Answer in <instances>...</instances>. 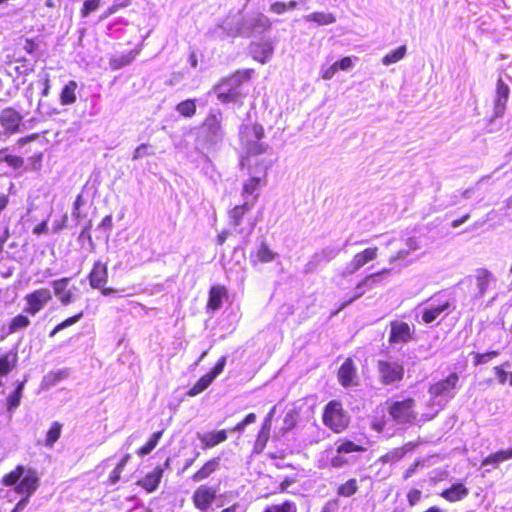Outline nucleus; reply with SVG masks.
<instances>
[{"label":"nucleus","mask_w":512,"mask_h":512,"mask_svg":"<svg viewBox=\"0 0 512 512\" xmlns=\"http://www.w3.org/2000/svg\"><path fill=\"white\" fill-rule=\"evenodd\" d=\"M39 486V478L35 470L26 469V472L20 479L15 490L18 494L24 495V497H30L34 494Z\"/></svg>","instance_id":"a211bd4d"},{"label":"nucleus","mask_w":512,"mask_h":512,"mask_svg":"<svg viewBox=\"0 0 512 512\" xmlns=\"http://www.w3.org/2000/svg\"><path fill=\"white\" fill-rule=\"evenodd\" d=\"M322 419L324 425L335 433L342 432L349 424V416L343 410L342 404L336 400L326 404Z\"/></svg>","instance_id":"39448f33"},{"label":"nucleus","mask_w":512,"mask_h":512,"mask_svg":"<svg viewBox=\"0 0 512 512\" xmlns=\"http://www.w3.org/2000/svg\"><path fill=\"white\" fill-rule=\"evenodd\" d=\"M276 256L277 253L273 252L266 243L262 242L255 255L251 254V260L254 263L257 261L261 263H269L273 261Z\"/></svg>","instance_id":"2f4dec72"},{"label":"nucleus","mask_w":512,"mask_h":512,"mask_svg":"<svg viewBox=\"0 0 512 512\" xmlns=\"http://www.w3.org/2000/svg\"><path fill=\"white\" fill-rule=\"evenodd\" d=\"M78 85L75 81H69L60 93V103L64 106L71 105L76 101V89Z\"/></svg>","instance_id":"7c9ffc66"},{"label":"nucleus","mask_w":512,"mask_h":512,"mask_svg":"<svg viewBox=\"0 0 512 512\" xmlns=\"http://www.w3.org/2000/svg\"><path fill=\"white\" fill-rule=\"evenodd\" d=\"M62 431V424L59 422H53L49 430L47 431L45 438V446L52 448L55 442L60 438Z\"/></svg>","instance_id":"ea45409f"},{"label":"nucleus","mask_w":512,"mask_h":512,"mask_svg":"<svg viewBox=\"0 0 512 512\" xmlns=\"http://www.w3.org/2000/svg\"><path fill=\"white\" fill-rule=\"evenodd\" d=\"M26 379L18 382L16 388L10 393L6 400V408L9 413H13L20 405L23 396Z\"/></svg>","instance_id":"bb28decb"},{"label":"nucleus","mask_w":512,"mask_h":512,"mask_svg":"<svg viewBox=\"0 0 512 512\" xmlns=\"http://www.w3.org/2000/svg\"><path fill=\"white\" fill-rule=\"evenodd\" d=\"M412 337V332L408 323L403 321H394L391 323L389 342L390 344H404Z\"/></svg>","instance_id":"aec40b11"},{"label":"nucleus","mask_w":512,"mask_h":512,"mask_svg":"<svg viewBox=\"0 0 512 512\" xmlns=\"http://www.w3.org/2000/svg\"><path fill=\"white\" fill-rule=\"evenodd\" d=\"M154 152L150 149V146L148 144H141L139 145L133 152L132 159L138 160L145 156L153 155Z\"/></svg>","instance_id":"6e6d98bb"},{"label":"nucleus","mask_w":512,"mask_h":512,"mask_svg":"<svg viewBox=\"0 0 512 512\" xmlns=\"http://www.w3.org/2000/svg\"><path fill=\"white\" fill-rule=\"evenodd\" d=\"M212 35L218 38H224L225 36H236L242 34L239 28L233 29L228 22H224L222 25L217 26L212 32Z\"/></svg>","instance_id":"79ce46f5"},{"label":"nucleus","mask_w":512,"mask_h":512,"mask_svg":"<svg viewBox=\"0 0 512 512\" xmlns=\"http://www.w3.org/2000/svg\"><path fill=\"white\" fill-rule=\"evenodd\" d=\"M176 111L184 117H192L196 112L195 100L188 99L176 106Z\"/></svg>","instance_id":"c03bdc74"},{"label":"nucleus","mask_w":512,"mask_h":512,"mask_svg":"<svg viewBox=\"0 0 512 512\" xmlns=\"http://www.w3.org/2000/svg\"><path fill=\"white\" fill-rule=\"evenodd\" d=\"M84 205V200L82 195H78L76 197V200L73 203V211H72V217L79 221L82 218V214L80 212L81 206Z\"/></svg>","instance_id":"4d7b16f0"},{"label":"nucleus","mask_w":512,"mask_h":512,"mask_svg":"<svg viewBox=\"0 0 512 512\" xmlns=\"http://www.w3.org/2000/svg\"><path fill=\"white\" fill-rule=\"evenodd\" d=\"M163 476V468L160 466L155 467L149 472L143 479L138 481V485L144 488L147 492L151 493L155 491Z\"/></svg>","instance_id":"b1692460"},{"label":"nucleus","mask_w":512,"mask_h":512,"mask_svg":"<svg viewBox=\"0 0 512 512\" xmlns=\"http://www.w3.org/2000/svg\"><path fill=\"white\" fill-rule=\"evenodd\" d=\"M338 70H349L352 67V60L350 57H344L339 61L335 62Z\"/></svg>","instance_id":"0e129e2a"},{"label":"nucleus","mask_w":512,"mask_h":512,"mask_svg":"<svg viewBox=\"0 0 512 512\" xmlns=\"http://www.w3.org/2000/svg\"><path fill=\"white\" fill-rule=\"evenodd\" d=\"M244 75L236 73L233 76L223 80L219 85L215 87L218 99L222 103H236L238 102L243 93L241 91V84L244 79Z\"/></svg>","instance_id":"423d86ee"},{"label":"nucleus","mask_w":512,"mask_h":512,"mask_svg":"<svg viewBox=\"0 0 512 512\" xmlns=\"http://www.w3.org/2000/svg\"><path fill=\"white\" fill-rule=\"evenodd\" d=\"M309 21L318 23L319 25H329L336 21L335 17L330 13L315 12L307 16Z\"/></svg>","instance_id":"49530a36"},{"label":"nucleus","mask_w":512,"mask_h":512,"mask_svg":"<svg viewBox=\"0 0 512 512\" xmlns=\"http://www.w3.org/2000/svg\"><path fill=\"white\" fill-rule=\"evenodd\" d=\"M274 43L270 39L252 42L250 44V54L253 59L262 64L267 63L273 56Z\"/></svg>","instance_id":"f3484780"},{"label":"nucleus","mask_w":512,"mask_h":512,"mask_svg":"<svg viewBox=\"0 0 512 512\" xmlns=\"http://www.w3.org/2000/svg\"><path fill=\"white\" fill-rule=\"evenodd\" d=\"M88 278L89 284L93 289H100L105 286L108 281V269L106 264H103L101 261H96Z\"/></svg>","instance_id":"4be33fe9"},{"label":"nucleus","mask_w":512,"mask_h":512,"mask_svg":"<svg viewBox=\"0 0 512 512\" xmlns=\"http://www.w3.org/2000/svg\"><path fill=\"white\" fill-rule=\"evenodd\" d=\"M216 489L206 485H200L193 494V503L196 508L206 511L216 498Z\"/></svg>","instance_id":"6ab92c4d"},{"label":"nucleus","mask_w":512,"mask_h":512,"mask_svg":"<svg viewBox=\"0 0 512 512\" xmlns=\"http://www.w3.org/2000/svg\"><path fill=\"white\" fill-rule=\"evenodd\" d=\"M363 451H365L364 447L357 445L356 443L350 440H342L336 443V452L338 454H349Z\"/></svg>","instance_id":"58836bf2"},{"label":"nucleus","mask_w":512,"mask_h":512,"mask_svg":"<svg viewBox=\"0 0 512 512\" xmlns=\"http://www.w3.org/2000/svg\"><path fill=\"white\" fill-rule=\"evenodd\" d=\"M510 459H512V448H509L507 450H499L484 458L482 461V466L497 465L501 462Z\"/></svg>","instance_id":"473e14b6"},{"label":"nucleus","mask_w":512,"mask_h":512,"mask_svg":"<svg viewBox=\"0 0 512 512\" xmlns=\"http://www.w3.org/2000/svg\"><path fill=\"white\" fill-rule=\"evenodd\" d=\"M347 459L343 456V454H338L331 458V465L334 468H339L347 464Z\"/></svg>","instance_id":"e2e57ef3"},{"label":"nucleus","mask_w":512,"mask_h":512,"mask_svg":"<svg viewBox=\"0 0 512 512\" xmlns=\"http://www.w3.org/2000/svg\"><path fill=\"white\" fill-rule=\"evenodd\" d=\"M391 269H383L379 272L372 273L367 275L363 280H361L355 287V294L352 298L346 301L343 304V307L352 303L355 299L361 297L366 291L372 290L376 287L382 286L385 283V280L390 275Z\"/></svg>","instance_id":"9d476101"},{"label":"nucleus","mask_w":512,"mask_h":512,"mask_svg":"<svg viewBox=\"0 0 512 512\" xmlns=\"http://www.w3.org/2000/svg\"><path fill=\"white\" fill-rule=\"evenodd\" d=\"M404 457V452L400 447L388 451L380 457L382 463H395Z\"/></svg>","instance_id":"09e8293b"},{"label":"nucleus","mask_w":512,"mask_h":512,"mask_svg":"<svg viewBox=\"0 0 512 512\" xmlns=\"http://www.w3.org/2000/svg\"><path fill=\"white\" fill-rule=\"evenodd\" d=\"M459 376L457 373H451L444 380L432 384L429 388V394L432 399V404L442 409L451 399H453L457 392V385Z\"/></svg>","instance_id":"7ed1b4c3"},{"label":"nucleus","mask_w":512,"mask_h":512,"mask_svg":"<svg viewBox=\"0 0 512 512\" xmlns=\"http://www.w3.org/2000/svg\"><path fill=\"white\" fill-rule=\"evenodd\" d=\"M0 126L3 134L10 136L21 131L23 116L12 107H6L0 112Z\"/></svg>","instance_id":"ddd939ff"},{"label":"nucleus","mask_w":512,"mask_h":512,"mask_svg":"<svg viewBox=\"0 0 512 512\" xmlns=\"http://www.w3.org/2000/svg\"><path fill=\"white\" fill-rule=\"evenodd\" d=\"M473 286L471 296L473 300H480L484 297L492 284L496 283V278L487 269H478L475 275L469 278Z\"/></svg>","instance_id":"9b49d317"},{"label":"nucleus","mask_w":512,"mask_h":512,"mask_svg":"<svg viewBox=\"0 0 512 512\" xmlns=\"http://www.w3.org/2000/svg\"><path fill=\"white\" fill-rule=\"evenodd\" d=\"M37 84L42 87L41 97H47L50 93V75L47 71L42 70L37 75Z\"/></svg>","instance_id":"de8ad7c7"},{"label":"nucleus","mask_w":512,"mask_h":512,"mask_svg":"<svg viewBox=\"0 0 512 512\" xmlns=\"http://www.w3.org/2000/svg\"><path fill=\"white\" fill-rule=\"evenodd\" d=\"M101 4V0H85L80 11L81 17H88L92 12L96 11Z\"/></svg>","instance_id":"603ef678"},{"label":"nucleus","mask_w":512,"mask_h":512,"mask_svg":"<svg viewBox=\"0 0 512 512\" xmlns=\"http://www.w3.org/2000/svg\"><path fill=\"white\" fill-rule=\"evenodd\" d=\"M162 437V432L158 431L151 435L148 442L138 449L137 454L141 457L148 455L158 444L160 438Z\"/></svg>","instance_id":"37998d69"},{"label":"nucleus","mask_w":512,"mask_h":512,"mask_svg":"<svg viewBox=\"0 0 512 512\" xmlns=\"http://www.w3.org/2000/svg\"><path fill=\"white\" fill-rule=\"evenodd\" d=\"M227 431H210L206 433H197V439L201 441L203 449H209L227 440Z\"/></svg>","instance_id":"5701e85b"},{"label":"nucleus","mask_w":512,"mask_h":512,"mask_svg":"<svg viewBox=\"0 0 512 512\" xmlns=\"http://www.w3.org/2000/svg\"><path fill=\"white\" fill-rule=\"evenodd\" d=\"M341 247L336 246H327L323 248L320 252L315 253L314 261L315 262H329L333 260L341 251Z\"/></svg>","instance_id":"4c0bfd02"},{"label":"nucleus","mask_w":512,"mask_h":512,"mask_svg":"<svg viewBox=\"0 0 512 512\" xmlns=\"http://www.w3.org/2000/svg\"><path fill=\"white\" fill-rule=\"evenodd\" d=\"M83 317V312H80L72 317L67 318L66 320L60 323L61 328L66 329L73 324L77 323Z\"/></svg>","instance_id":"680f3d73"},{"label":"nucleus","mask_w":512,"mask_h":512,"mask_svg":"<svg viewBox=\"0 0 512 512\" xmlns=\"http://www.w3.org/2000/svg\"><path fill=\"white\" fill-rule=\"evenodd\" d=\"M377 372L379 381L385 386L397 385L404 377V367L395 360H378Z\"/></svg>","instance_id":"0eeeda50"},{"label":"nucleus","mask_w":512,"mask_h":512,"mask_svg":"<svg viewBox=\"0 0 512 512\" xmlns=\"http://www.w3.org/2000/svg\"><path fill=\"white\" fill-rule=\"evenodd\" d=\"M222 114L219 110H212L206 117L200 129L201 136L211 145L217 144L223 139L224 133L221 127Z\"/></svg>","instance_id":"6e6552de"},{"label":"nucleus","mask_w":512,"mask_h":512,"mask_svg":"<svg viewBox=\"0 0 512 512\" xmlns=\"http://www.w3.org/2000/svg\"><path fill=\"white\" fill-rule=\"evenodd\" d=\"M17 363V353L8 352L0 357V376H6Z\"/></svg>","instance_id":"f704fd0d"},{"label":"nucleus","mask_w":512,"mask_h":512,"mask_svg":"<svg viewBox=\"0 0 512 512\" xmlns=\"http://www.w3.org/2000/svg\"><path fill=\"white\" fill-rule=\"evenodd\" d=\"M67 221H68L67 214L63 215L60 221H55L53 223V232L57 233V232L61 231L62 229L66 228Z\"/></svg>","instance_id":"69168bd1"},{"label":"nucleus","mask_w":512,"mask_h":512,"mask_svg":"<svg viewBox=\"0 0 512 512\" xmlns=\"http://www.w3.org/2000/svg\"><path fill=\"white\" fill-rule=\"evenodd\" d=\"M16 62L20 63L13 68L17 75H28L33 71V65L25 58L17 59Z\"/></svg>","instance_id":"864d4df0"},{"label":"nucleus","mask_w":512,"mask_h":512,"mask_svg":"<svg viewBox=\"0 0 512 512\" xmlns=\"http://www.w3.org/2000/svg\"><path fill=\"white\" fill-rule=\"evenodd\" d=\"M219 465V457L210 459L192 476V480L194 482L205 480L218 469Z\"/></svg>","instance_id":"c85d7f7f"},{"label":"nucleus","mask_w":512,"mask_h":512,"mask_svg":"<svg viewBox=\"0 0 512 512\" xmlns=\"http://www.w3.org/2000/svg\"><path fill=\"white\" fill-rule=\"evenodd\" d=\"M264 137V129L259 124H246L240 129V139L250 155H259L266 151L267 145L260 140Z\"/></svg>","instance_id":"20e7f679"},{"label":"nucleus","mask_w":512,"mask_h":512,"mask_svg":"<svg viewBox=\"0 0 512 512\" xmlns=\"http://www.w3.org/2000/svg\"><path fill=\"white\" fill-rule=\"evenodd\" d=\"M25 472L26 468L23 465H18L13 471L2 478V484L7 487L17 486Z\"/></svg>","instance_id":"c9c22d12"},{"label":"nucleus","mask_w":512,"mask_h":512,"mask_svg":"<svg viewBox=\"0 0 512 512\" xmlns=\"http://www.w3.org/2000/svg\"><path fill=\"white\" fill-rule=\"evenodd\" d=\"M24 300L26 302L24 312L35 316L52 300V292L47 288L36 289L27 294Z\"/></svg>","instance_id":"f8f14e48"},{"label":"nucleus","mask_w":512,"mask_h":512,"mask_svg":"<svg viewBox=\"0 0 512 512\" xmlns=\"http://www.w3.org/2000/svg\"><path fill=\"white\" fill-rule=\"evenodd\" d=\"M388 412L397 424L412 423L417 417L415 401L412 398L392 402Z\"/></svg>","instance_id":"1a4fd4ad"},{"label":"nucleus","mask_w":512,"mask_h":512,"mask_svg":"<svg viewBox=\"0 0 512 512\" xmlns=\"http://www.w3.org/2000/svg\"><path fill=\"white\" fill-rule=\"evenodd\" d=\"M408 254H409L408 250H400L397 252L396 255H393L389 258V263L397 264L399 261L404 260Z\"/></svg>","instance_id":"338daca9"},{"label":"nucleus","mask_w":512,"mask_h":512,"mask_svg":"<svg viewBox=\"0 0 512 512\" xmlns=\"http://www.w3.org/2000/svg\"><path fill=\"white\" fill-rule=\"evenodd\" d=\"M296 504L292 501H285L280 505H272L265 509L264 512H296Z\"/></svg>","instance_id":"8fccbe9b"},{"label":"nucleus","mask_w":512,"mask_h":512,"mask_svg":"<svg viewBox=\"0 0 512 512\" xmlns=\"http://www.w3.org/2000/svg\"><path fill=\"white\" fill-rule=\"evenodd\" d=\"M509 367V363H505L503 366H496L494 368L495 374L498 378L499 383L504 384L507 380L508 373L503 369V367Z\"/></svg>","instance_id":"052dcab7"},{"label":"nucleus","mask_w":512,"mask_h":512,"mask_svg":"<svg viewBox=\"0 0 512 512\" xmlns=\"http://www.w3.org/2000/svg\"><path fill=\"white\" fill-rule=\"evenodd\" d=\"M270 428H271V422L269 419H266L262 425L261 430L259 431V433L257 435V439H256L255 445H254L255 452L260 453L265 448V446L268 442V439H269Z\"/></svg>","instance_id":"72a5a7b5"},{"label":"nucleus","mask_w":512,"mask_h":512,"mask_svg":"<svg viewBox=\"0 0 512 512\" xmlns=\"http://www.w3.org/2000/svg\"><path fill=\"white\" fill-rule=\"evenodd\" d=\"M30 325V320L27 316L19 314L15 316L9 323V333H15Z\"/></svg>","instance_id":"a18cd8bd"},{"label":"nucleus","mask_w":512,"mask_h":512,"mask_svg":"<svg viewBox=\"0 0 512 512\" xmlns=\"http://www.w3.org/2000/svg\"><path fill=\"white\" fill-rule=\"evenodd\" d=\"M378 255L377 247H369L364 249L363 251L355 254L353 258L348 262L343 269L341 275L343 277H347L349 275H353L362 267H364L367 263L375 260Z\"/></svg>","instance_id":"4468645a"},{"label":"nucleus","mask_w":512,"mask_h":512,"mask_svg":"<svg viewBox=\"0 0 512 512\" xmlns=\"http://www.w3.org/2000/svg\"><path fill=\"white\" fill-rule=\"evenodd\" d=\"M121 473L122 471L115 467L108 477V484L115 485L120 480Z\"/></svg>","instance_id":"774afa93"},{"label":"nucleus","mask_w":512,"mask_h":512,"mask_svg":"<svg viewBox=\"0 0 512 512\" xmlns=\"http://www.w3.org/2000/svg\"><path fill=\"white\" fill-rule=\"evenodd\" d=\"M69 283L70 278L68 277H64L51 282L55 296L64 306H67L77 300V296L74 294V291H78V288L76 286L68 288Z\"/></svg>","instance_id":"dca6fc26"},{"label":"nucleus","mask_w":512,"mask_h":512,"mask_svg":"<svg viewBox=\"0 0 512 512\" xmlns=\"http://www.w3.org/2000/svg\"><path fill=\"white\" fill-rule=\"evenodd\" d=\"M509 87L503 82L502 79H498L496 88V97L494 100V117H502L506 108V103L509 98Z\"/></svg>","instance_id":"412c9836"},{"label":"nucleus","mask_w":512,"mask_h":512,"mask_svg":"<svg viewBox=\"0 0 512 512\" xmlns=\"http://www.w3.org/2000/svg\"><path fill=\"white\" fill-rule=\"evenodd\" d=\"M135 56L136 52L134 51L112 55L109 59L110 68L114 71L119 70L129 65L135 59Z\"/></svg>","instance_id":"c756f323"},{"label":"nucleus","mask_w":512,"mask_h":512,"mask_svg":"<svg viewBox=\"0 0 512 512\" xmlns=\"http://www.w3.org/2000/svg\"><path fill=\"white\" fill-rule=\"evenodd\" d=\"M5 162L14 169H19L24 164L23 158L14 155H6Z\"/></svg>","instance_id":"13d9d810"},{"label":"nucleus","mask_w":512,"mask_h":512,"mask_svg":"<svg viewBox=\"0 0 512 512\" xmlns=\"http://www.w3.org/2000/svg\"><path fill=\"white\" fill-rule=\"evenodd\" d=\"M355 376H356V370H355L352 360L351 359L345 360L344 363L341 365L339 372H338V377H339L340 383L344 387H349L354 383Z\"/></svg>","instance_id":"a878e982"},{"label":"nucleus","mask_w":512,"mask_h":512,"mask_svg":"<svg viewBox=\"0 0 512 512\" xmlns=\"http://www.w3.org/2000/svg\"><path fill=\"white\" fill-rule=\"evenodd\" d=\"M257 198L258 195H254L251 200H245L243 204L236 205L233 209L229 211L230 225L243 238H248L255 228V221L248 219L246 225H244V223L245 215L252 210L257 201Z\"/></svg>","instance_id":"f03ea898"},{"label":"nucleus","mask_w":512,"mask_h":512,"mask_svg":"<svg viewBox=\"0 0 512 512\" xmlns=\"http://www.w3.org/2000/svg\"><path fill=\"white\" fill-rule=\"evenodd\" d=\"M499 355L498 351H489L486 353H476L475 354V365H481L489 362L493 358L497 357Z\"/></svg>","instance_id":"5fc2aeb1"},{"label":"nucleus","mask_w":512,"mask_h":512,"mask_svg":"<svg viewBox=\"0 0 512 512\" xmlns=\"http://www.w3.org/2000/svg\"><path fill=\"white\" fill-rule=\"evenodd\" d=\"M226 296V289L221 286H213L209 292L207 308L211 311H217L222 306L223 298Z\"/></svg>","instance_id":"cd10ccee"},{"label":"nucleus","mask_w":512,"mask_h":512,"mask_svg":"<svg viewBox=\"0 0 512 512\" xmlns=\"http://www.w3.org/2000/svg\"><path fill=\"white\" fill-rule=\"evenodd\" d=\"M261 177L252 176L243 184L242 196L245 200H250L249 197L260 187Z\"/></svg>","instance_id":"a19ab883"},{"label":"nucleus","mask_w":512,"mask_h":512,"mask_svg":"<svg viewBox=\"0 0 512 512\" xmlns=\"http://www.w3.org/2000/svg\"><path fill=\"white\" fill-rule=\"evenodd\" d=\"M454 309L453 296L446 291H440L418 307L417 317H420L421 320L419 322L424 324H432L436 321L439 323Z\"/></svg>","instance_id":"f257e3e1"},{"label":"nucleus","mask_w":512,"mask_h":512,"mask_svg":"<svg viewBox=\"0 0 512 512\" xmlns=\"http://www.w3.org/2000/svg\"><path fill=\"white\" fill-rule=\"evenodd\" d=\"M422 493L418 489H412L407 494V500L410 506H415L421 499Z\"/></svg>","instance_id":"bf43d9fd"},{"label":"nucleus","mask_w":512,"mask_h":512,"mask_svg":"<svg viewBox=\"0 0 512 512\" xmlns=\"http://www.w3.org/2000/svg\"><path fill=\"white\" fill-rule=\"evenodd\" d=\"M468 494L469 490L464 484L456 483L442 491L440 495L449 502H456L464 499Z\"/></svg>","instance_id":"393cba45"},{"label":"nucleus","mask_w":512,"mask_h":512,"mask_svg":"<svg viewBox=\"0 0 512 512\" xmlns=\"http://www.w3.org/2000/svg\"><path fill=\"white\" fill-rule=\"evenodd\" d=\"M407 53V47L405 45H401L395 50L390 51L382 58V64L385 66H389L391 64L397 63L402 60Z\"/></svg>","instance_id":"e433bc0d"},{"label":"nucleus","mask_w":512,"mask_h":512,"mask_svg":"<svg viewBox=\"0 0 512 512\" xmlns=\"http://www.w3.org/2000/svg\"><path fill=\"white\" fill-rule=\"evenodd\" d=\"M227 357L222 356L215 366L212 368L210 372L203 375L187 392V394L191 397H194L200 393H202L204 390H206L211 383L214 381V379L219 376L226 365Z\"/></svg>","instance_id":"2eb2a0df"},{"label":"nucleus","mask_w":512,"mask_h":512,"mask_svg":"<svg viewBox=\"0 0 512 512\" xmlns=\"http://www.w3.org/2000/svg\"><path fill=\"white\" fill-rule=\"evenodd\" d=\"M356 491L357 481L355 479H349L338 488V494L344 497L352 496Z\"/></svg>","instance_id":"3c124183"}]
</instances>
